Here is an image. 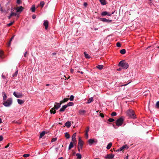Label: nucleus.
I'll return each mask as SVG.
<instances>
[{
    "instance_id": "nucleus-56",
    "label": "nucleus",
    "mask_w": 159,
    "mask_h": 159,
    "mask_svg": "<svg viewBox=\"0 0 159 159\" xmlns=\"http://www.w3.org/2000/svg\"><path fill=\"white\" fill-rule=\"evenodd\" d=\"M60 103H61V104L63 103H64L65 102H64V100H61V101L60 102Z\"/></svg>"
},
{
    "instance_id": "nucleus-57",
    "label": "nucleus",
    "mask_w": 159,
    "mask_h": 159,
    "mask_svg": "<svg viewBox=\"0 0 159 159\" xmlns=\"http://www.w3.org/2000/svg\"><path fill=\"white\" fill-rule=\"evenodd\" d=\"M27 52H26L25 53L24 55V57H26V54H27Z\"/></svg>"
},
{
    "instance_id": "nucleus-60",
    "label": "nucleus",
    "mask_w": 159,
    "mask_h": 159,
    "mask_svg": "<svg viewBox=\"0 0 159 159\" xmlns=\"http://www.w3.org/2000/svg\"><path fill=\"white\" fill-rule=\"evenodd\" d=\"M121 70V68H118L117 69V70L118 71H120Z\"/></svg>"
},
{
    "instance_id": "nucleus-26",
    "label": "nucleus",
    "mask_w": 159,
    "mask_h": 159,
    "mask_svg": "<svg viewBox=\"0 0 159 159\" xmlns=\"http://www.w3.org/2000/svg\"><path fill=\"white\" fill-rule=\"evenodd\" d=\"M76 156L77 157V159H80L82 158V156H81V155L79 153H77L76 154Z\"/></svg>"
},
{
    "instance_id": "nucleus-1",
    "label": "nucleus",
    "mask_w": 159,
    "mask_h": 159,
    "mask_svg": "<svg viewBox=\"0 0 159 159\" xmlns=\"http://www.w3.org/2000/svg\"><path fill=\"white\" fill-rule=\"evenodd\" d=\"M12 103V99L11 98H9L7 100L4 101L2 104L5 107H10Z\"/></svg>"
},
{
    "instance_id": "nucleus-33",
    "label": "nucleus",
    "mask_w": 159,
    "mask_h": 159,
    "mask_svg": "<svg viewBox=\"0 0 159 159\" xmlns=\"http://www.w3.org/2000/svg\"><path fill=\"white\" fill-rule=\"evenodd\" d=\"M31 11L32 12H34L35 11V6L34 5H33L31 8Z\"/></svg>"
},
{
    "instance_id": "nucleus-39",
    "label": "nucleus",
    "mask_w": 159,
    "mask_h": 159,
    "mask_svg": "<svg viewBox=\"0 0 159 159\" xmlns=\"http://www.w3.org/2000/svg\"><path fill=\"white\" fill-rule=\"evenodd\" d=\"M30 155L29 154H25L23 155V157H29Z\"/></svg>"
},
{
    "instance_id": "nucleus-54",
    "label": "nucleus",
    "mask_w": 159,
    "mask_h": 159,
    "mask_svg": "<svg viewBox=\"0 0 159 159\" xmlns=\"http://www.w3.org/2000/svg\"><path fill=\"white\" fill-rule=\"evenodd\" d=\"M100 115L103 118L104 117V115L103 114L100 113Z\"/></svg>"
},
{
    "instance_id": "nucleus-64",
    "label": "nucleus",
    "mask_w": 159,
    "mask_h": 159,
    "mask_svg": "<svg viewBox=\"0 0 159 159\" xmlns=\"http://www.w3.org/2000/svg\"><path fill=\"white\" fill-rule=\"evenodd\" d=\"M11 45V43L9 42L8 43V46L9 47L10 46V45Z\"/></svg>"
},
{
    "instance_id": "nucleus-20",
    "label": "nucleus",
    "mask_w": 159,
    "mask_h": 159,
    "mask_svg": "<svg viewBox=\"0 0 159 159\" xmlns=\"http://www.w3.org/2000/svg\"><path fill=\"white\" fill-rule=\"evenodd\" d=\"M13 9H11V16H16L17 15V14L16 13H15L13 12Z\"/></svg>"
},
{
    "instance_id": "nucleus-27",
    "label": "nucleus",
    "mask_w": 159,
    "mask_h": 159,
    "mask_svg": "<svg viewBox=\"0 0 159 159\" xmlns=\"http://www.w3.org/2000/svg\"><path fill=\"white\" fill-rule=\"evenodd\" d=\"M50 112L52 114L53 113L55 114L56 113V110L55 109L54 107L53 108H52V109L50 110Z\"/></svg>"
},
{
    "instance_id": "nucleus-12",
    "label": "nucleus",
    "mask_w": 159,
    "mask_h": 159,
    "mask_svg": "<svg viewBox=\"0 0 159 159\" xmlns=\"http://www.w3.org/2000/svg\"><path fill=\"white\" fill-rule=\"evenodd\" d=\"M126 147H128L127 145H123L122 147L120 148L119 149H118L116 150V152H119V151H122L124 150V149L126 148Z\"/></svg>"
},
{
    "instance_id": "nucleus-28",
    "label": "nucleus",
    "mask_w": 159,
    "mask_h": 159,
    "mask_svg": "<svg viewBox=\"0 0 159 159\" xmlns=\"http://www.w3.org/2000/svg\"><path fill=\"white\" fill-rule=\"evenodd\" d=\"M112 145V144L111 143H109L107 146V149H109L111 146Z\"/></svg>"
},
{
    "instance_id": "nucleus-30",
    "label": "nucleus",
    "mask_w": 159,
    "mask_h": 159,
    "mask_svg": "<svg viewBox=\"0 0 159 159\" xmlns=\"http://www.w3.org/2000/svg\"><path fill=\"white\" fill-rule=\"evenodd\" d=\"M65 136L66 138L67 139H69L70 138V136L68 132H66L65 133Z\"/></svg>"
},
{
    "instance_id": "nucleus-4",
    "label": "nucleus",
    "mask_w": 159,
    "mask_h": 159,
    "mask_svg": "<svg viewBox=\"0 0 159 159\" xmlns=\"http://www.w3.org/2000/svg\"><path fill=\"white\" fill-rule=\"evenodd\" d=\"M124 119L123 116L121 117L120 118L117 119L116 122V124L117 126H121L123 124Z\"/></svg>"
},
{
    "instance_id": "nucleus-58",
    "label": "nucleus",
    "mask_w": 159,
    "mask_h": 159,
    "mask_svg": "<svg viewBox=\"0 0 159 159\" xmlns=\"http://www.w3.org/2000/svg\"><path fill=\"white\" fill-rule=\"evenodd\" d=\"M74 70L72 69H71L70 70V72L71 73H73L74 72Z\"/></svg>"
},
{
    "instance_id": "nucleus-46",
    "label": "nucleus",
    "mask_w": 159,
    "mask_h": 159,
    "mask_svg": "<svg viewBox=\"0 0 159 159\" xmlns=\"http://www.w3.org/2000/svg\"><path fill=\"white\" fill-rule=\"evenodd\" d=\"M131 82H129L127 84H122L120 85V86L121 87H122V86H126L128 84H129V83H130Z\"/></svg>"
},
{
    "instance_id": "nucleus-17",
    "label": "nucleus",
    "mask_w": 159,
    "mask_h": 159,
    "mask_svg": "<svg viewBox=\"0 0 159 159\" xmlns=\"http://www.w3.org/2000/svg\"><path fill=\"white\" fill-rule=\"evenodd\" d=\"M2 94L3 95V100L5 101L6 100V99L7 98V96L5 93V92H2Z\"/></svg>"
},
{
    "instance_id": "nucleus-45",
    "label": "nucleus",
    "mask_w": 159,
    "mask_h": 159,
    "mask_svg": "<svg viewBox=\"0 0 159 159\" xmlns=\"http://www.w3.org/2000/svg\"><path fill=\"white\" fill-rule=\"evenodd\" d=\"M121 45L119 42H117L116 43V46L118 47H120L121 46Z\"/></svg>"
},
{
    "instance_id": "nucleus-42",
    "label": "nucleus",
    "mask_w": 159,
    "mask_h": 159,
    "mask_svg": "<svg viewBox=\"0 0 159 159\" xmlns=\"http://www.w3.org/2000/svg\"><path fill=\"white\" fill-rule=\"evenodd\" d=\"M115 120L112 118H109L108 120V121L110 122H112L114 121Z\"/></svg>"
},
{
    "instance_id": "nucleus-49",
    "label": "nucleus",
    "mask_w": 159,
    "mask_h": 159,
    "mask_svg": "<svg viewBox=\"0 0 159 159\" xmlns=\"http://www.w3.org/2000/svg\"><path fill=\"white\" fill-rule=\"evenodd\" d=\"M85 135L86 139H88L89 137V135H88V133H85Z\"/></svg>"
},
{
    "instance_id": "nucleus-19",
    "label": "nucleus",
    "mask_w": 159,
    "mask_h": 159,
    "mask_svg": "<svg viewBox=\"0 0 159 159\" xmlns=\"http://www.w3.org/2000/svg\"><path fill=\"white\" fill-rule=\"evenodd\" d=\"M86 112V111L84 110H80L79 111V114L80 115H84Z\"/></svg>"
},
{
    "instance_id": "nucleus-53",
    "label": "nucleus",
    "mask_w": 159,
    "mask_h": 159,
    "mask_svg": "<svg viewBox=\"0 0 159 159\" xmlns=\"http://www.w3.org/2000/svg\"><path fill=\"white\" fill-rule=\"evenodd\" d=\"M87 3L86 2H84V6L85 7H87Z\"/></svg>"
},
{
    "instance_id": "nucleus-36",
    "label": "nucleus",
    "mask_w": 159,
    "mask_h": 159,
    "mask_svg": "<svg viewBox=\"0 0 159 159\" xmlns=\"http://www.w3.org/2000/svg\"><path fill=\"white\" fill-rule=\"evenodd\" d=\"M18 70H17L16 72L12 75V76L13 77H15V76H17V74H18Z\"/></svg>"
},
{
    "instance_id": "nucleus-50",
    "label": "nucleus",
    "mask_w": 159,
    "mask_h": 159,
    "mask_svg": "<svg viewBox=\"0 0 159 159\" xmlns=\"http://www.w3.org/2000/svg\"><path fill=\"white\" fill-rule=\"evenodd\" d=\"M16 3L18 4H20L21 3L20 0H17Z\"/></svg>"
},
{
    "instance_id": "nucleus-37",
    "label": "nucleus",
    "mask_w": 159,
    "mask_h": 159,
    "mask_svg": "<svg viewBox=\"0 0 159 159\" xmlns=\"http://www.w3.org/2000/svg\"><path fill=\"white\" fill-rule=\"evenodd\" d=\"M74 96L73 95H71L69 98V100L71 101H73L74 100Z\"/></svg>"
},
{
    "instance_id": "nucleus-43",
    "label": "nucleus",
    "mask_w": 159,
    "mask_h": 159,
    "mask_svg": "<svg viewBox=\"0 0 159 159\" xmlns=\"http://www.w3.org/2000/svg\"><path fill=\"white\" fill-rule=\"evenodd\" d=\"M57 139V138H52V140H51V142H54L55 141H56Z\"/></svg>"
},
{
    "instance_id": "nucleus-62",
    "label": "nucleus",
    "mask_w": 159,
    "mask_h": 159,
    "mask_svg": "<svg viewBox=\"0 0 159 159\" xmlns=\"http://www.w3.org/2000/svg\"><path fill=\"white\" fill-rule=\"evenodd\" d=\"M11 17L12 16H11V15H10L9 16H8V19H10Z\"/></svg>"
},
{
    "instance_id": "nucleus-13",
    "label": "nucleus",
    "mask_w": 159,
    "mask_h": 159,
    "mask_svg": "<svg viewBox=\"0 0 159 159\" xmlns=\"http://www.w3.org/2000/svg\"><path fill=\"white\" fill-rule=\"evenodd\" d=\"M100 20L101 21L103 22H111L112 21V20H108L103 18H100Z\"/></svg>"
},
{
    "instance_id": "nucleus-31",
    "label": "nucleus",
    "mask_w": 159,
    "mask_h": 159,
    "mask_svg": "<svg viewBox=\"0 0 159 159\" xmlns=\"http://www.w3.org/2000/svg\"><path fill=\"white\" fill-rule=\"evenodd\" d=\"M120 52L121 54H124L125 53L126 50L125 49H122L120 50Z\"/></svg>"
},
{
    "instance_id": "nucleus-15",
    "label": "nucleus",
    "mask_w": 159,
    "mask_h": 159,
    "mask_svg": "<svg viewBox=\"0 0 159 159\" xmlns=\"http://www.w3.org/2000/svg\"><path fill=\"white\" fill-rule=\"evenodd\" d=\"M48 21L47 20H45L43 23V25L45 26V30L47 29L48 27Z\"/></svg>"
},
{
    "instance_id": "nucleus-38",
    "label": "nucleus",
    "mask_w": 159,
    "mask_h": 159,
    "mask_svg": "<svg viewBox=\"0 0 159 159\" xmlns=\"http://www.w3.org/2000/svg\"><path fill=\"white\" fill-rule=\"evenodd\" d=\"M40 4L42 7H43L44 5V2L43 1H41Z\"/></svg>"
},
{
    "instance_id": "nucleus-3",
    "label": "nucleus",
    "mask_w": 159,
    "mask_h": 159,
    "mask_svg": "<svg viewBox=\"0 0 159 159\" xmlns=\"http://www.w3.org/2000/svg\"><path fill=\"white\" fill-rule=\"evenodd\" d=\"M127 115L130 118L132 119L136 118V115L135 114L134 111L132 109L128 110L126 112Z\"/></svg>"
},
{
    "instance_id": "nucleus-47",
    "label": "nucleus",
    "mask_w": 159,
    "mask_h": 159,
    "mask_svg": "<svg viewBox=\"0 0 159 159\" xmlns=\"http://www.w3.org/2000/svg\"><path fill=\"white\" fill-rule=\"evenodd\" d=\"M89 131V127H88L87 128V129H86V130L85 131V133H88Z\"/></svg>"
},
{
    "instance_id": "nucleus-48",
    "label": "nucleus",
    "mask_w": 159,
    "mask_h": 159,
    "mask_svg": "<svg viewBox=\"0 0 159 159\" xmlns=\"http://www.w3.org/2000/svg\"><path fill=\"white\" fill-rule=\"evenodd\" d=\"M68 98H65L63 100H64V102H67L68 100Z\"/></svg>"
},
{
    "instance_id": "nucleus-61",
    "label": "nucleus",
    "mask_w": 159,
    "mask_h": 159,
    "mask_svg": "<svg viewBox=\"0 0 159 159\" xmlns=\"http://www.w3.org/2000/svg\"><path fill=\"white\" fill-rule=\"evenodd\" d=\"M14 36H12L11 38V39H10V41H12V40L14 38Z\"/></svg>"
},
{
    "instance_id": "nucleus-21",
    "label": "nucleus",
    "mask_w": 159,
    "mask_h": 159,
    "mask_svg": "<svg viewBox=\"0 0 159 159\" xmlns=\"http://www.w3.org/2000/svg\"><path fill=\"white\" fill-rule=\"evenodd\" d=\"M74 144L73 142H70L68 147V149L69 150H70L71 148L73 147Z\"/></svg>"
},
{
    "instance_id": "nucleus-24",
    "label": "nucleus",
    "mask_w": 159,
    "mask_h": 159,
    "mask_svg": "<svg viewBox=\"0 0 159 159\" xmlns=\"http://www.w3.org/2000/svg\"><path fill=\"white\" fill-rule=\"evenodd\" d=\"M17 101L18 103L20 105L22 104L24 102V101L21 99H18Z\"/></svg>"
},
{
    "instance_id": "nucleus-22",
    "label": "nucleus",
    "mask_w": 159,
    "mask_h": 159,
    "mask_svg": "<svg viewBox=\"0 0 159 159\" xmlns=\"http://www.w3.org/2000/svg\"><path fill=\"white\" fill-rule=\"evenodd\" d=\"M93 97H91L90 98H89V99L87 101V102L86 103L87 104H89L92 102H93Z\"/></svg>"
},
{
    "instance_id": "nucleus-11",
    "label": "nucleus",
    "mask_w": 159,
    "mask_h": 159,
    "mask_svg": "<svg viewBox=\"0 0 159 159\" xmlns=\"http://www.w3.org/2000/svg\"><path fill=\"white\" fill-rule=\"evenodd\" d=\"M13 95L17 98H20L23 95V94L20 93H19L17 94L15 92H14Z\"/></svg>"
},
{
    "instance_id": "nucleus-32",
    "label": "nucleus",
    "mask_w": 159,
    "mask_h": 159,
    "mask_svg": "<svg viewBox=\"0 0 159 159\" xmlns=\"http://www.w3.org/2000/svg\"><path fill=\"white\" fill-rule=\"evenodd\" d=\"M103 67V66L102 65H98L97 66V68L99 70L102 69Z\"/></svg>"
},
{
    "instance_id": "nucleus-41",
    "label": "nucleus",
    "mask_w": 159,
    "mask_h": 159,
    "mask_svg": "<svg viewBox=\"0 0 159 159\" xmlns=\"http://www.w3.org/2000/svg\"><path fill=\"white\" fill-rule=\"evenodd\" d=\"M111 115L112 116H115L117 115V114L116 112H113L111 113Z\"/></svg>"
},
{
    "instance_id": "nucleus-44",
    "label": "nucleus",
    "mask_w": 159,
    "mask_h": 159,
    "mask_svg": "<svg viewBox=\"0 0 159 159\" xmlns=\"http://www.w3.org/2000/svg\"><path fill=\"white\" fill-rule=\"evenodd\" d=\"M156 106L157 108H159V101L157 102Z\"/></svg>"
},
{
    "instance_id": "nucleus-63",
    "label": "nucleus",
    "mask_w": 159,
    "mask_h": 159,
    "mask_svg": "<svg viewBox=\"0 0 159 159\" xmlns=\"http://www.w3.org/2000/svg\"><path fill=\"white\" fill-rule=\"evenodd\" d=\"M2 77L3 79H5V76L4 75H3V74H2Z\"/></svg>"
},
{
    "instance_id": "nucleus-35",
    "label": "nucleus",
    "mask_w": 159,
    "mask_h": 159,
    "mask_svg": "<svg viewBox=\"0 0 159 159\" xmlns=\"http://www.w3.org/2000/svg\"><path fill=\"white\" fill-rule=\"evenodd\" d=\"M0 58L2 59L3 58V52L0 51Z\"/></svg>"
},
{
    "instance_id": "nucleus-16",
    "label": "nucleus",
    "mask_w": 159,
    "mask_h": 159,
    "mask_svg": "<svg viewBox=\"0 0 159 159\" xmlns=\"http://www.w3.org/2000/svg\"><path fill=\"white\" fill-rule=\"evenodd\" d=\"M67 106L66 105H65L63 106L60 109L59 111L60 112H63L64 111L65 109L67 107Z\"/></svg>"
},
{
    "instance_id": "nucleus-59",
    "label": "nucleus",
    "mask_w": 159,
    "mask_h": 159,
    "mask_svg": "<svg viewBox=\"0 0 159 159\" xmlns=\"http://www.w3.org/2000/svg\"><path fill=\"white\" fill-rule=\"evenodd\" d=\"M36 16L35 15H33L32 16V18L33 19H34L35 18H36Z\"/></svg>"
},
{
    "instance_id": "nucleus-55",
    "label": "nucleus",
    "mask_w": 159,
    "mask_h": 159,
    "mask_svg": "<svg viewBox=\"0 0 159 159\" xmlns=\"http://www.w3.org/2000/svg\"><path fill=\"white\" fill-rule=\"evenodd\" d=\"M77 72L80 73H81L82 74H84V72H82V71H79V70H78L77 71Z\"/></svg>"
},
{
    "instance_id": "nucleus-5",
    "label": "nucleus",
    "mask_w": 159,
    "mask_h": 159,
    "mask_svg": "<svg viewBox=\"0 0 159 159\" xmlns=\"http://www.w3.org/2000/svg\"><path fill=\"white\" fill-rule=\"evenodd\" d=\"M83 143L81 139H80L79 140V142L78 145V149L79 152H80V149H82L83 148Z\"/></svg>"
},
{
    "instance_id": "nucleus-7",
    "label": "nucleus",
    "mask_w": 159,
    "mask_h": 159,
    "mask_svg": "<svg viewBox=\"0 0 159 159\" xmlns=\"http://www.w3.org/2000/svg\"><path fill=\"white\" fill-rule=\"evenodd\" d=\"M114 12H112L111 13L109 12H107L106 11H104L102 12L101 14V15L102 16H111V15L114 14Z\"/></svg>"
},
{
    "instance_id": "nucleus-2",
    "label": "nucleus",
    "mask_w": 159,
    "mask_h": 159,
    "mask_svg": "<svg viewBox=\"0 0 159 159\" xmlns=\"http://www.w3.org/2000/svg\"><path fill=\"white\" fill-rule=\"evenodd\" d=\"M128 63L125 62L124 60L120 61L118 64V66L122 67L123 69H127L129 67Z\"/></svg>"
},
{
    "instance_id": "nucleus-14",
    "label": "nucleus",
    "mask_w": 159,
    "mask_h": 159,
    "mask_svg": "<svg viewBox=\"0 0 159 159\" xmlns=\"http://www.w3.org/2000/svg\"><path fill=\"white\" fill-rule=\"evenodd\" d=\"M61 103L57 102H55L54 106V108L55 109L57 110L61 107Z\"/></svg>"
},
{
    "instance_id": "nucleus-40",
    "label": "nucleus",
    "mask_w": 159,
    "mask_h": 159,
    "mask_svg": "<svg viewBox=\"0 0 159 159\" xmlns=\"http://www.w3.org/2000/svg\"><path fill=\"white\" fill-rule=\"evenodd\" d=\"M14 22V21H13V22H11L10 23H9L7 25V26H10L11 25L13 24Z\"/></svg>"
},
{
    "instance_id": "nucleus-10",
    "label": "nucleus",
    "mask_w": 159,
    "mask_h": 159,
    "mask_svg": "<svg viewBox=\"0 0 159 159\" xmlns=\"http://www.w3.org/2000/svg\"><path fill=\"white\" fill-rule=\"evenodd\" d=\"M114 157V155L113 154H107L105 157V158L107 159H113Z\"/></svg>"
},
{
    "instance_id": "nucleus-52",
    "label": "nucleus",
    "mask_w": 159,
    "mask_h": 159,
    "mask_svg": "<svg viewBox=\"0 0 159 159\" xmlns=\"http://www.w3.org/2000/svg\"><path fill=\"white\" fill-rule=\"evenodd\" d=\"M3 139V138L2 136H0V141H2Z\"/></svg>"
},
{
    "instance_id": "nucleus-6",
    "label": "nucleus",
    "mask_w": 159,
    "mask_h": 159,
    "mask_svg": "<svg viewBox=\"0 0 159 159\" xmlns=\"http://www.w3.org/2000/svg\"><path fill=\"white\" fill-rule=\"evenodd\" d=\"M88 142L90 145H91L93 144H96L98 143V141L97 139H89Z\"/></svg>"
},
{
    "instance_id": "nucleus-51",
    "label": "nucleus",
    "mask_w": 159,
    "mask_h": 159,
    "mask_svg": "<svg viewBox=\"0 0 159 159\" xmlns=\"http://www.w3.org/2000/svg\"><path fill=\"white\" fill-rule=\"evenodd\" d=\"M10 144V143H8V144L7 146H5V148H8L9 147Z\"/></svg>"
},
{
    "instance_id": "nucleus-9",
    "label": "nucleus",
    "mask_w": 159,
    "mask_h": 159,
    "mask_svg": "<svg viewBox=\"0 0 159 159\" xmlns=\"http://www.w3.org/2000/svg\"><path fill=\"white\" fill-rule=\"evenodd\" d=\"M13 11H14V10H16V12H21L23 11V8L22 6H20L17 7L16 9L13 8Z\"/></svg>"
},
{
    "instance_id": "nucleus-23",
    "label": "nucleus",
    "mask_w": 159,
    "mask_h": 159,
    "mask_svg": "<svg viewBox=\"0 0 159 159\" xmlns=\"http://www.w3.org/2000/svg\"><path fill=\"white\" fill-rule=\"evenodd\" d=\"M99 1L101 4L102 5H105L107 4L106 1L105 0H99Z\"/></svg>"
},
{
    "instance_id": "nucleus-34",
    "label": "nucleus",
    "mask_w": 159,
    "mask_h": 159,
    "mask_svg": "<svg viewBox=\"0 0 159 159\" xmlns=\"http://www.w3.org/2000/svg\"><path fill=\"white\" fill-rule=\"evenodd\" d=\"M68 106H72L74 105V103L73 102H70L68 103L67 105H66Z\"/></svg>"
},
{
    "instance_id": "nucleus-25",
    "label": "nucleus",
    "mask_w": 159,
    "mask_h": 159,
    "mask_svg": "<svg viewBox=\"0 0 159 159\" xmlns=\"http://www.w3.org/2000/svg\"><path fill=\"white\" fill-rule=\"evenodd\" d=\"M84 54L86 58L89 59L90 58V56L88 54L86 53L85 52H84Z\"/></svg>"
},
{
    "instance_id": "nucleus-8",
    "label": "nucleus",
    "mask_w": 159,
    "mask_h": 159,
    "mask_svg": "<svg viewBox=\"0 0 159 159\" xmlns=\"http://www.w3.org/2000/svg\"><path fill=\"white\" fill-rule=\"evenodd\" d=\"M76 133H74L72 137V142H73V143L74 144V145H76V139L75 138L76 136Z\"/></svg>"
},
{
    "instance_id": "nucleus-29",
    "label": "nucleus",
    "mask_w": 159,
    "mask_h": 159,
    "mask_svg": "<svg viewBox=\"0 0 159 159\" xmlns=\"http://www.w3.org/2000/svg\"><path fill=\"white\" fill-rule=\"evenodd\" d=\"M45 134V132L44 131H43L42 132L40 135L39 137L40 138H42L43 136H44V135Z\"/></svg>"
},
{
    "instance_id": "nucleus-18",
    "label": "nucleus",
    "mask_w": 159,
    "mask_h": 159,
    "mask_svg": "<svg viewBox=\"0 0 159 159\" xmlns=\"http://www.w3.org/2000/svg\"><path fill=\"white\" fill-rule=\"evenodd\" d=\"M65 125L67 128H69L71 126V122L69 121H68L65 123Z\"/></svg>"
}]
</instances>
